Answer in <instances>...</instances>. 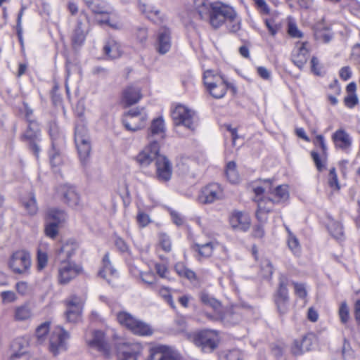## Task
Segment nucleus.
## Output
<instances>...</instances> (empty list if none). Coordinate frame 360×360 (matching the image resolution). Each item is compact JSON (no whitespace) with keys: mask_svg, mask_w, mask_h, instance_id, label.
I'll use <instances>...</instances> for the list:
<instances>
[{"mask_svg":"<svg viewBox=\"0 0 360 360\" xmlns=\"http://www.w3.org/2000/svg\"><path fill=\"white\" fill-rule=\"evenodd\" d=\"M143 347L137 342H123L118 347V360H137Z\"/></svg>","mask_w":360,"mask_h":360,"instance_id":"nucleus-14","label":"nucleus"},{"mask_svg":"<svg viewBox=\"0 0 360 360\" xmlns=\"http://www.w3.org/2000/svg\"><path fill=\"white\" fill-rule=\"evenodd\" d=\"M328 228L333 237L337 240H341L343 238V227L340 222L332 221L328 224Z\"/></svg>","mask_w":360,"mask_h":360,"instance_id":"nucleus-44","label":"nucleus"},{"mask_svg":"<svg viewBox=\"0 0 360 360\" xmlns=\"http://www.w3.org/2000/svg\"><path fill=\"white\" fill-rule=\"evenodd\" d=\"M332 139L335 147L345 150L352 145V139L349 134L344 129L337 130L332 136Z\"/></svg>","mask_w":360,"mask_h":360,"instance_id":"nucleus-26","label":"nucleus"},{"mask_svg":"<svg viewBox=\"0 0 360 360\" xmlns=\"http://www.w3.org/2000/svg\"><path fill=\"white\" fill-rule=\"evenodd\" d=\"M58 193L63 196L64 202L70 207H75L79 204V196L75 187L62 185L58 188Z\"/></svg>","mask_w":360,"mask_h":360,"instance_id":"nucleus-23","label":"nucleus"},{"mask_svg":"<svg viewBox=\"0 0 360 360\" xmlns=\"http://www.w3.org/2000/svg\"><path fill=\"white\" fill-rule=\"evenodd\" d=\"M207 316L212 321L221 320L226 325H234L239 321V316L233 313L231 310H228L225 314H221L220 311L217 316L210 314H207Z\"/></svg>","mask_w":360,"mask_h":360,"instance_id":"nucleus-34","label":"nucleus"},{"mask_svg":"<svg viewBox=\"0 0 360 360\" xmlns=\"http://www.w3.org/2000/svg\"><path fill=\"white\" fill-rule=\"evenodd\" d=\"M288 32L292 37L302 38L303 37L302 32L297 28V25L292 22L288 24Z\"/></svg>","mask_w":360,"mask_h":360,"instance_id":"nucleus-60","label":"nucleus"},{"mask_svg":"<svg viewBox=\"0 0 360 360\" xmlns=\"http://www.w3.org/2000/svg\"><path fill=\"white\" fill-rule=\"evenodd\" d=\"M134 334L141 336L151 335L153 333L152 328L147 323L137 319L136 323L133 325L131 330Z\"/></svg>","mask_w":360,"mask_h":360,"instance_id":"nucleus-39","label":"nucleus"},{"mask_svg":"<svg viewBox=\"0 0 360 360\" xmlns=\"http://www.w3.org/2000/svg\"><path fill=\"white\" fill-rule=\"evenodd\" d=\"M141 278L143 283L148 285H153L155 281V276L151 271L142 272L141 273Z\"/></svg>","mask_w":360,"mask_h":360,"instance_id":"nucleus-62","label":"nucleus"},{"mask_svg":"<svg viewBox=\"0 0 360 360\" xmlns=\"http://www.w3.org/2000/svg\"><path fill=\"white\" fill-rule=\"evenodd\" d=\"M308 42L297 41L291 53L292 62L300 69H302L308 60L309 51Z\"/></svg>","mask_w":360,"mask_h":360,"instance_id":"nucleus-16","label":"nucleus"},{"mask_svg":"<svg viewBox=\"0 0 360 360\" xmlns=\"http://www.w3.org/2000/svg\"><path fill=\"white\" fill-rule=\"evenodd\" d=\"M116 274V270L112 268L111 263L109 259V254L106 253L103 258V267L99 271L98 275L108 280L110 283V280L107 278L108 276H114Z\"/></svg>","mask_w":360,"mask_h":360,"instance_id":"nucleus-40","label":"nucleus"},{"mask_svg":"<svg viewBox=\"0 0 360 360\" xmlns=\"http://www.w3.org/2000/svg\"><path fill=\"white\" fill-rule=\"evenodd\" d=\"M233 8L221 3H214L212 11L208 18L210 25L217 29L226 22L228 18H231Z\"/></svg>","mask_w":360,"mask_h":360,"instance_id":"nucleus-8","label":"nucleus"},{"mask_svg":"<svg viewBox=\"0 0 360 360\" xmlns=\"http://www.w3.org/2000/svg\"><path fill=\"white\" fill-rule=\"evenodd\" d=\"M159 294L171 306V307L173 309L176 307L169 288L165 287L161 288L159 290Z\"/></svg>","mask_w":360,"mask_h":360,"instance_id":"nucleus-56","label":"nucleus"},{"mask_svg":"<svg viewBox=\"0 0 360 360\" xmlns=\"http://www.w3.org/2000/svg\"><path fill=\"white\" fill-rule=\"evenodd\" d=\"M195 342L205 352H211L217 346V334L212 330H202L195 336Z\"/></svg>","mask_w":360,"mask_h":360,"instance_id":"nucleus-11","label":"nucleus"},{"mask_svg":"<svg viewBox=\"0 0 360 360\" xmlns=\"http://www.w3.org/2000/svg\"><path fill=\"white\" fill-rule=\"evenodd\" d=\"M58 270V280L60 284H67L75 278L82 269L69 261H60Z\"/></svg>","mask_w":360,"mask_h":360,"instance_id":"nucleus-12","label":"nucleus"},{"mask_svg":"<svg viewBox=\"0 0 360 360\" xmlns=\"http://www.w3.org/2000/svg\"><path fill=\"white\" fill-rule=\"evenodd\" d=\"M224 197L222 187L217 183H212L205 186L199 196V201L202 204H210Z\"/></svg>","mask_w":360,"mask_h":360,"instance_id":"nucleus-13","label":"nucleus"},{"mask_svg":"<svg viewBox=\"0 0 360 360\" xmlns=\"http://www.w3.org/2000/svg\"><path fill=\"white\" fill-rule=\"evenodd\" d=\"M271 195L272 197H267L266 206H272L274 203H278L282 200H287L289 196L288 186L286 185L276 186Z\"/></svg>","mask_w":360,"mask_h":360,"instance_id":"nucleus-30","label":"nucleus"},{"mask_svg":"<svg viewBox=\"0 0 360 360\" xmlns=\"http://www.w3.org/2000/svg\"><path fill=\"white\" fill-rule=\"evenodd\" d=\"M31 314V311L27 306H20L15 309V318L18 321H24L30 318Z\"/></svg>","mask_w":360,"mask_h":360,"instance_id":"nucleus-48","label":"nucleus"},{"mask_svg":"<svg viewBox=\"0 0 360 360\" xmlns=\"http://www.w3.org/2000/svg\"><path fill=\"white\" fill-rule=\"evenodd\" d=\"M229 222L233 229L242 231H248L250 226L249 216L239 211H235L231 213L229 217Z\"/></svg>","mask_w":360,"mask_h":360,"instance_id":"nucleus-22","label":"nucleus"},{"mask_svg":"<svg viewBox=\"0 0 360 360\" xmlns=\"http://www.w3.org/2000/svg\"><path fill=\"white\" fill-rule=\"evenodd\" d=\"M86 342L91 349H94L108 357L110 347L104 333L101 330H93L86 334Z\"/></svg>","mask_w":360,"mask_h":360,"instance_id":"nucleus-7","label":"nucleus"},{"mask_svg":"<svg viewBox=\"0 0 360 360\" xmlns=\"http://www.w3.org/2000/svg\"><path fill=\"white\" fill-rule=\"evenodd\" d=\"M213 4H210L207 0H195L194 8L199 17L202 20H207L212 11Z\"/></svg>","mask_w":360,"mask_h":360,"instance_id":"nucleus-31","label":"nucleus"},{"mask_svg":"<svg viewBox=\"0 0 360 360\" xmlns=\"http://www.w3.org/2000/svg\"><path fill=\"white\" fill-rule=\"evenodd\" d=\"M3 304L13 303L16 301L18 297L16 294L11 290L3 291L0 294Z\"/></svg>","mask_w":360,"mask_h":360,"instance_id":"nucleus-54","label":"nucleus"},{"mask_svg":"<svg viewBox=\"0 0 360 360\" xmlns=\"http://www.w3.org/2000/svg\"><path fill=\"white\" fill-rule=\"evenodd\" d=\"M75 146L91 145V138L85 124L78 123L75 129Z\"/></svg>","mask_w":360,"mask_h":360,"instance_id":"nucleus-27","label":"nucleus"},{"mask_svg":"<svg viewBox=\"0 0 360 360\" xmlns=\"http://www.w3.org/2000/svg\"><path fill=\"white\" fill-rule=\"evenodd\" d=\"M318 39H321L324 43L329 42L333 38V33L330 30L326 28L323 30H318L316 33Z\"/></svg>","mask_w":360,"mask_h":360,"instance_id":"nucleus-55","label":"nucleus"},{"mask_svg":"<svg viewBox=\"0 0 360 360\" xmlns=\"http://www.w3.org/2000/svg\"><path fill=\"white\" fill-rule=\"evenodd\" d=\"M60 225L56 224V222H50L46 220L44 232L47 237L55 238L59 231V226Z\"/></svg>","mask_w":360,"mask_h":360,"instance_id":"nucleus-47","label":"nucleus"},{"mask_svg":"<svg viewBox=\"0 0 360 360\" xmlns=\"http://www.w3.org/2000/svg\"><path fill=\"white\" fill-rule=\"evenodd\" d=\"M338 316L340 322L342 324H347L348 323L350 318L349 308L348 307L347 303L345 301L341 302L340 304L338 309Z\"/></svg>","mask_w":360,"mask_h":360,"instance_id":"nucleus-46","label":"nucleus"},{"mask_svg":"<svg viewBox=\"0 0 360 360\" xmlns=\"http://www.w3.org/2000/svg\"><path fill=\"white\" fill-rule=\"evenodd\" d=\"M37 268L39 270H42L47 265L48 262V255L46 252L42 251L40 249L37 250Z\"/></svg>","mask_w":360,"mask_h":360,"instance_id":"nucleus-53","label":"nucleus"},{"mask_svg":"<svg viewBox=\"0 0 360 360\" xmlns=\"http://www.w3.org/2000/svg\"><path fill=\"white\" fill-rule=\"evenodd\" d=\"M117 319L122 326L126 327L129 330H131L133 325H134L137 321V319L126 311L119 312L117 315Z\"/></svg>","mask_w":360,"mask_h":360,"instance_id":"nucleus-41","label":"nucleus"},{"mask_svg":"<svg viewBox=\"0 0 360 360\" xmlns=\"http://www.w3.org/2000/svg\"><path fill=\"white\" fill-rule=\"evenodd\" d=\"M288 279L284 275L278 278V286L274 295V302L280 316L286 314L290 309V296L288 290Z\"/></svg>","mask_w":360,"mask_h":360,"instance_id":"nucleus-3","label":"nucleus"},{"mask_svg":"<svg viewBox=\"0 0 360 360\" xmlns=\"http://www.w3.org/2000/svg\"><path fill=\"white\" fill-rule=\"evenodd\" d=\"M14 352L10 360H30V354L27 351V345L22 340H16L13 343Z\"/></svg>","mask_w":360,"mask_h":360,"instance_id":"nucleus-29","label":"nucleus"},{"mask_svg":"<svg viewBox=\"0 0 360 360\" xmlns=\"http://www.w3.org/2000/svg\"><path fill=\"white\" fill-rule=\"evenodd\" d=\"M200 302L205 306L212 308L217 314L221 308V302L207 292L202 291L199 294Z\"/></svg>","mask_w":360,"mask_h":360,"instance_id":"nucleus-35","label":"nucleus"},{"mask_svg":"<svg viewBox=\"0 0 360 360\" xmlns=\"http://www.w3.org/2000/svg\"><path fill=\"white\" fill-rule=\"evenodd\" d=\"M159 150L160 145L158 141L151 140L148 146L136 156V161L141 167H147L160 155Z\"/></svg>","mask_w":360,"mask_h":360,"instance_id":"nucleus-10","label":"nucleus"},{"mask_svg":"<svg viewBox=\"0 0 360 360\" xmlns=\"http://www.w3.org/2000/svg\"><path fill=\"white\" fill-rule=\"evenodd\" d=\"M203 79L210 95L215 98H223L228 89H231L233 94L237 91L233 84L228 83L222 76L214 74L212 70H206L204 72Z\"/></svg>","mask_w":360,"mask_h":360,"instance_id":"nucleus-1","label":"nucleus"},{"mask_svg":"<svg viewBox=\"0 0 360 360\" xmlns=\"http://www.w3.org/2000/svg\"><path fill=\"white\" fill-rule=\"evenodd\" d=\"M53 152H50V162L53 167L59 165L61 163L60 154L55 150V143H52Z\"/></svg>","mask_w":360,"mask_h":360,"instance_id":"nucleus-58","label":"nucleus"},{"mask_svg":"<svg viewBox=\"0 0 360 360\" xmlns=\"http://www.w3.org/2000/svg\"><path fill=\"white\" fill-rule=\"evenodd\" d=\"M79 160L82 165H86L91 151V145L76 146Z\"/></svg>","mask_w":360,"mask_h":360,"instance_id":"nucleus-45","label":"nucleus"},{"mask_svg":"<svg viewBox=\"0 0 360 360\" xmlns=\"http://www.w3.org/2000/svg\"><path fill=\"white\" fill-rule=\"evenodd\" d=\"M153 136H157L158 139H163L165 136V124L162 117H158L152 121L148 133L150 141L153 140Z\"/></svg>","mask_w":360,"mask_h":360,"instance_id":"nucleus-33","label":"nucleus"},{"mask_svg":"<svg viewBox=\"0 0 360 360\" xmlns=\"http://www.w3.org/2000/svg\"><path fill=\"white\" fill-rule=\"evenodd\" d=\"M103 51L107 58L110 60L120 58L122 53L120 44L112 39L105 41Z\"/></svg>","mask_w":360,"mask_h":360,"instance_id":"nucleus-28","label":"nucleus"},{"mask_svg":"<svg viewBox=\"0 0 360 360\" xmlns=\"http://www.w3.org/2000/svg\"><path fill=\"white\" fill-rule=\"evenodd\" d=\"M148 115L143 108H132L126 112L122 122L125 129L129 131H136L145 127Z\"/></svg>","mask_w":360,"mask_h":360,"instance_id":"nucleus-5","label":"nucleus"},{"mask_svg":"<svg viewBox=\"0 0 360 360\" xmlns=\"http://www.w3.org/2000/svg\"><path fill=\"white\" fill-rule=\"evenodd\" d=\"M225 22L226 23V27L230 32L236 33L241 28V19L234 9H233L231 18H228Z\"/></svg>","mask_w":360,"mask_h":360,"instance_id":"nucleus-42","label":"nucleus"},{"mask_svg":"<svg viewBox=\"0 0 360 360\" xmlns=\"http://www.w3.org/2000/svg\"><path fill=\"white\" fill-rule=\"evenodd\" d=\"M78 244L72 240H68L56 250V258L59 261H69L68 259L75 253Z\"/></svg>","mask_w":360,"mask_h":360,"instance_id":"nucleus-24","label":"nucleus"},{"mask_svg":"<svg viewBox=\"0 0 360 360\" xmlns=\"http://www.w3.org/2000/svg\"><path fill=\"white\" fill-rule=\"evenodd\" d=\"M172 117L176 127L183 126L191 131L197 127V117L195 112L184 105H176L172 112Z\"/></svg>","mask_w":360,"mask_h":360,"instance_id":"nucleus-4","label":"nucleus"},{"mask_svg":"<svg viewBox=\"0 0 360 360\" xmlns=\"http://www.w3.org/2000/svg\"><path fill=\"white\" fill-rule=\"evenodd\" d=\"M286 231L288 233V244L289 248L294 252L295 253H297L299 252L300 250V244L297 238L292 233V232L290 231L289 228L286 226Z\"/></svg>","mask_w":360,"mask_h":360,"instance_id":"nucleus-51","label":"nucleus"},{"mask_svg":"<svg viewBox=\"0 0 360 360\" xmlns=\"http://www.w3.org/2000/svg\"><path fill=\"white\" fill-rule=\"evenodd\" d=\"M141 11L145 13L148 18H150L153 15H157L159 14V11L155 9L153 6L150 5H143L141 6Z\"/></svg>","mask_w":360,"mask_h":360,"instance_id":"nucleus-63","label":"nucleus"},{"mask_svg":"<svg viewBox=\"0 0 360 360\" xmlns=\"http://www.w3.org/2000/svg\"><path fill=\"white\" fill-rule=\"evenodd\" d=\"M171 46V32L167 28L162 27L158 33L155 49L160 54L164 55L170 50Z\"/></svg>","mask_w":360,"mask_h":360,"instance_id":"nucleus-21","label":"nucleus"},{"mask_svg":"<svg viewBox=\"0 0 360 360\" xmlns=\"http://www.w3.org/2000/svg\"><path fill=\"white\" fill-rule=\"evenodd\" d=\"M160 244L165 251L169 252L171 250V241L166 234L160 236Z\"/></svg>","mask_w":360,"mask_h":360,"instance_id":"nucleus-61","label":"nucleus"},{"mask_svg":"<svg viewBox=\"0 0 360 360\" xmlns=\"http://www.w3.org/2000/svg\"><path fill=\"white\" fill-rule=\"evenodd\" d=\"M344 101L346 106L352 108L358 103V98L356 94H348Z\"/></svg>","mask_w":360,"mask_h":360,"instance_id":"nucleus-64","label":"nucleus"},{"mask_svg":"<svg viewBox=\"0 0 360 360\" xmlns=\"http://www.w3.org/2000/svg\"><path fill=\"white\" fill-rule=\"evenodd\" d=\"M31 265V255L29 252L25 250H20L13 252L9 260L10 268L18 274H29Z\"/></svg>","mask_w":360,"mask_h":360,"instance_id":"nucleus-6","label":"nucleus"},{"mask_svg":"<svg viewBox=\"0 0 360 360\" xmlns=\"http://www.w3.org/2000/svg\"><path fill=\"white\" fill-rule=\"evenodd\" d=\"M89 30V23L86 17L77 20L72 34V41L74 46H79L85 41Z\"/></svg>","mask_w":360,"mask_h":360,"instance_id":"nucleus-20","label":"nucleus"},{"mask_svg":"<svg viewBox=\"0 0 360 360\" xmlns=\"http://www.w3.org/2000/svg\"><path fill=\"white\" fill-rule=\"evenodd\" d=\"M67 310L65 316L67 321L69 322L75 323L80 319L83 303L77 296H71L67 301Z\"/></svg>","mask_w":360,"mask_h":360,"instance_id":"nucleus-18","label":"nucleus"},{"mask_svg":"<svg viewBox=\"0 0 360 360\" xmlns=\"http://www.w3.org/2000/svg\"><path fill=\"white\" fill-rule=\"evenodd\" d=\"M274 272V268L268 259H264L261 263V274L264 278H271Z\"/></svg>","mask_w":360,"mask_h":360,"instance_id":"nucleus-49","label":"nucleus"},{"mask_svg":"<svg viewBox=\"0 0 360 360\" xmlns=\"http://www.w3.org/2000/svg\"><path fill=\"white\" fill-rule=\"evenodd\" d=\"M179 354L171 347L165 345H156L149 350L146 360H178Z\"/></svg>","mask_w":360,"mask_h":360,"instance_id":"nucleus-17","label":"nucleus"},{"mask_svg":"<svg viewBox=\"0 0 360 360\" xmlns=\"http://www.w3.org/2000/svg\"><path fill=\"white\" fill-rule=\"evenodd\" d=\"M226 176L231 184H236L239 181V175L236 171V165L235 162H229L225 170Z\"/></svg>","mask_w":360,"mask_h":360,"instance_id":"nucleus-43","label":"nucleus"},{"mask_svg":"<svg viewBox=\"0 0 360 360\" xmlns=\"http://www.w3.org/2000/svg\"><path fill=\"white\" fill-rule=\"evenodd\" d=\"M252 186V191L255 193L254 201L257 203L258 210L257 217L260 219L259 214L262 212L267 213L272 209V206H266L267 198L264 195H271L274 193V188L271 179L259 180Z\"/></svg>","mask_w":360,"mask_h":360,"instance_id":"nucleus-2","label":"nucleus"},{"mask_svg":"<svg viewBox=\"0 0 360 360\" xmlns=\"http://www.w3.org/2000/svg\"><path fill=\"white\" fill-rule=\"evenodd\" d=\"M68 333L61 327H57L52 333L50 338L49 349L56 355L61 351L65 350V341L68 338Z\"/></svg>","mask_w":360,"mask_h":360,"instance_id":"nucleus-15","label":"nucleus"},{"mask_svg":"<svg viewBox=\"0 0 360 360\" xmlns=\"http://www.w3.org/2000/svg\"><path fill=\"white\" fill-rule=\"evenodd\" d=\"M156 178L161 182L168 181L172 174V167L170 161L165 155H159L155 161Z\"/></svg>","mask_w":360,"mask_h":360,"instance_id":"nucleus-19","label":"nucleus"},{"mask_svg":"<svg viewBox=\"0 0 360 360\" xmlns=\"http://www.w3.org/2000/svg\"><path fill=\"white\" fill-rule=\"evenodd\" d=\"M141 97V89L139 87L129 86L123 90L122 101L127 106H130L138 103Z\"/></svg>","mask_w":360,"mask_h":360,"instance_id":"nucleus-25","label":"nucleus"},{"mask_svg":"<svg viewBox=\"0 0 360 360\" xmlns=\"http://www.w3.org/2000/svg\"><path fill=\"white\" fill-rule=\"evenodd\" d=\"M85 5L96 14L108 13L104 0H83Z\"/></svg>","mask_w":360,"mask_h":360,"instance_id":"nucleus-37","label":"nucleus"},{"mask_svg":"<svg viewBox=\"0 0 360 360\" xmlns=\"http://www.w3.org/2000/svg\"><path fill=\"white\" fill-rule=\"evenodd\" d=\"M295 293L297 296L300 298L306 297L307 292L306 287L303 283H293Z\"/></svg>","mask_w":360,"mask_h":360,"instance_id":"nucleus-59","label":"nucleus"},{"mask_svg":"<svg viewBox=\"0 0 360 360\" xmlns=\"http://www.w3.org/2000/svg\"><path fill=\"white\" fill-rule=\"evenodd\" d=\"M217 243L214 241H210L205 244L195 243L193 246V249L198 252L199 255L204 257H209L212 255L213 250L215 248Z\"/></svg>","mask_w":360,"mask_h":360,"instance_id":"nucleus-38","label":"nucleus"},{"mask_svg":"<svg viewBox=\"0 0 360 360\" xmlns=\"http://www.w3.org/2000/svg\"><path fill=\"white\" fill-rule=\"evenodd\" d=\"M49 323L45 322L39 326L36 330V336L38 342L42 343L45 340V336L49 331Z\"/></svg>","mask_w":360,"mask_h":360,"instance_id":"nucleus-50","label":"nucleus"},{"mask_svg":"<svg viewBox=\"0 0 360 360\" xmlns=\"http://www.w3.org/2000/svg\"><path fill=\"white\" fill-rule=\"evenodd\" d=\"M312 342L307 336L303 337L301 340H295L291 347V351L295 355H300L311 349Z\"/></svg>","mask_w":360,"mask_h":360,"instance_id":"nucleus-32","label":"nucleus"},{"mask_svg":"<svg viewBox=\"0 0 360 360\" xmlns=\"http://www.w3.org/2000/svg\"><path fill=\"white\" fill-rule=\"evenodd\" d=\"M67 219V214L65 211L57 208H51L48 210L46 220L50 222H56L57 224H62Z\"/></svg>","mask_w":360,"mask_h":360,"instance_id":"nucleus-36","label":"nucleus"},{"mask_svg":"<svg viewBox=\"0 0 360 360\" xmlns=\"http://www.w3.org/2000/svg\"><path fill=\"white\" fill-rule=\"evenodd\" d=\"M24 207L31 215L35 214L38 210L36 200L34 197H31L27 202H25Z\"/></svg>","mask_w":360,"mask_h":360,"instance_id":"nucleus-57","label":"nucleus"},{"mask_svg":"<svg viewBox=\"0 0 360 360\" xmlns=\"http://www.w3.org/2000/svg\"><path fill=\"white\" fill-rule=\"evenodd\" d=\"M21 140L26 142L34 155L38 158L40 148L38 142L40 141V129L35 121H29L27 130L21 136Z\"/></svg>","mask_w":360,"mask_h":360,"instance_id":"nucleus-9","label":"nucleus"},{"mask_svg":"<svg viewBox=\"0 0 360 360\" xmlns=\"http://www.w3.org/2000/svg\"><path fill=\"white\" fill-rule=\"evenodd\" d=\"M241 352L238 349H232L223 352L220 356L221 360H240Z\"/></svg>","mask_w":360,"mask_h":360,"instance_id":"nucleus-52","label":"nucleus"}]
</instances>
